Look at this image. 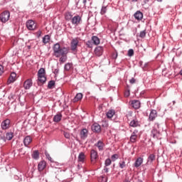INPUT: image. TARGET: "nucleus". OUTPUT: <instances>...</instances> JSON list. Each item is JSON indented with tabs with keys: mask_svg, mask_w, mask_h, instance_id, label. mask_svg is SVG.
<instances>
[{
	"mask_svg": "<svg viewBox=\"0 0 182 182\" xmlns=\"http://www.w3.org/2000/svg\"><path fill=\"white\" fill-rule=\"evenodd\" d=\"M53 50L54 56H55V58H60V56L63 55H68V53H69V50L68 49V48H60V44L59 43H55L53 46Z\"/></svg>",
	"mask_w": 182,
	"mask_h": 182,
	"instance_id": "nucleus-1",
	"label": "nucleus"
},
{
	"mask_svg": "<svg viewBox=\"0 0 182 182\" xmlns=\"http://www.w3.org/2000/svg\"><path fill=\"white\" fill-rule=\"evenodd\" d=\"M97 159H99V155L97 154V151H96L95 149H92L90 151V161H91V164H92V166H95V164H96V163L97 161Z\"/></svg>",
	"mask_w": 182,
	"mask_h": 182,
	"instance_id": "nucleus-2",
	"label": "nucleus"
},
{
	"mask_svg": "<svg viewBox=\"0 0 182 182\" xmlns=\"http://www.w3.org/2000/svg\"><path fill=\"white\" fill-rule=\"evenodd\" d=\"M11 16V13L9 11H6L0 14V21L5 23L9 21V18Z\"/></svg>",
	"mask_w": 182,
	"mask_h": 182,
	"instance_id": "nucleus-3",
	"label": "nucleus"
},
{
	"mask_svg": "<svg viewBox=\"0 0 182 182\" xmlns=\"http://www.w3.org/2000/svg\"><path fill=\"white\" fill-rule=\"evenodd\" d=\"M71 23L73 25H75V26H78V25H80L82 23V16L79 15H76L71 19Z\"/></svg>",
	"mask_w": 182,
	"mask_h": 182,
	"instance_id": "nucleus-4",
	"label": "nucleus"
},
{
	"mask_svg": "<svg viewBox=\"0 0 182 182\" xmlns=\"http://www.w3.org/2000/svg\"><path fill=\"white\" fill-rule=\"evenodd\" d=\"M26 26L29 31H33L36 29V24H35V21H33V20H28L26 22Z\"/></svg>",
	"mask_w": 182,
	"mask_h": 182,
	"instance_id": "nucleus-5",
	"label": "nucleus"
},
{
	"mask_svg": "<svg viewBox=\"0 0 182 182\" xmlns=\"http://www.w3.org/2000/svg\"><path fill=\"white\" fill-rule=\"evenodd\" d=\"M139 133V131L135 129L133 133L132 134L131 136H130V141L131 143H136V141H137V134Z\"/></svg>",
	"mask_w": 182,
	"mask_h": 182,
	"instance_id": "nucleus-6",
	"label": "nucleus"
},
{
	"mask_svg": "<svg viewBox=\"0 0 182 182\" xmlns=\"http://www.w3.org/2000/svg\"><path fill=\"white\" fill-rule=\"evenodd\" d=\"M77 45H79V40L74 38L71 41V50L75 51L77 49Z\"/></svg>",
	"mask_w": 182,
	"mask_h": 182,
	"instance_id": "nucleus-7",
	"label": "nucleus"
},
{
	"mask_svg": "<svg viewBox=\"0 0 182 182\" xmlns=\"http://www.w3.org/2000/svg\"><path fill=\"white\" fill-rule=\"evenodd\" d=\"M32 85H33V83L32 82V80L28 79L24 82L23 87L24 89H26V90H28L31 89V87H32Z\"/></svg>",
	"mask_w": 182,
	"mask_h": 182,
	"instance_id": "nucleus-8",
	"label": "nucleus"
},
{
	"mask_svg": "<svg viewBox=\"0 0 182 182\" xmlns=\"http://www.w3.org/2000/svg\"><path fill=\"white\" fill-rule=\"evenodd\" d=\"M92 130L95 133H100V132H102V127L99 124L95 123L92 125Z\"/></svg>",
	"mask_w": 182,
	"mask_h": 182,
	"instance_id": "nucleus-9",
	"label": "nucleus"
},
{
	"mask_svg": "<svg viewBox=\"0 0 182 182\" xmlns=\"http://www.w3.org/2000/svg\"><path fill=\"white\" fill-rule=\"evenodd\" d=\"M9 124H11V121L9 119H5L1 122V129L3 130H6V129H9Z\"/></svg>",
	"mask_w": 182,
	"mask_h": 182,
	"instance_id": "nucleus-10",
	"label": "nucleus"
},
{
	"mask_svg": "<svg viewBox=\"0 0 182 182\" xmlns=\"http://www.w3.org/2000/svg\"><path fill=\"white\" fill-rule=\"evenodd\" d=\"M95 147H97L98 150L100 151H103L104 149H105V143H103L102 141L100 140L97 141V143H96L95 144Z\"/></svg>",
	"mask_w": 182,
	"mask_h": 182,
	"instance_id": "nucleus-11",
	"label": "nucleus"
},
{
	"mask_svg": "<svg viewBox=\"0 0 182 182\" xmlns=\"http://www.w3.org/2000/svg\"><path fill=\"white\" fill-rule=\"evenodd\" d=\"M46 168V161H41L39 162L38 165V171H43Z\"/></svg>",
	"mask_w": 182,
	"mask_h": 182,
	"instance_id": "nucleus-12",
	"label": "nucleus"
},
{
	"mask_svg": "<svg viewBox=\"0 0 182 182\" xmlns=\"http://www.w3.org/2000/svg\"><path fill=\"white\" fill-rule=\"evenodd\" d=\"M16 80V73H11V75L7 81L8 85H11V83H14Z\"/></svg>",
	"mask_w": 182,
	"mask_h": 182,
	"instance_id": "nucleus-13",
	"label": "nucleus"
},
{
	"mask_svg": "<svg viewBox=\"0 0 182 182\" xmlns=\"http://www.w3.org/2000/svg\"><path fill=\"white\" fill-rule=\"evenodd\" d=\"M95 53L96 56H102V55H103V47L97 46V48H95Z\"/></svg>",
	"mask_w": 182,
	"mask_h": 182,
	"instance_id": "nucleus-14",
	"label": "nucleus"
},
{
	"mask_svg": "<svg viewBox=\"0 0 182 182\" xmlns=\"http://www.w3.org/2000/svg\"><path fill=\"white\" fill-rule=\"evenodd\" d=\"M159 126L160 125L159 124H156L154 128L151 131V135L153 136L154 139H156V137H157V134H159V131L157 129H159Z\"/></svg>",
	"mask_w": 182,
	"mask_h": 182,
	"instance_id": "nucleus-15",
	"label": "nucleus"
},
{
	"mask_svg": "<svg viewBox=\"0 0 182 182\" xmlns=\"http://www.w3.org/2000/svg\"><path fill=\"white\" fill-rule=\"evenodd\" d=\"M32 143V137L31 136H26L23 139V144L26 147H28Z\"/></svg>",
	"mask_w": 182,
	"mask_h": 182,
	"instance_id": "nucleus-16",
	"label": "nucleus"
},
{
	"mask_svg": "<svg viewBox=\"0 0 182 182\" xmlns=\"http://www.w3.org/2000/svg\"><path fill=\"white\" fill-rule=\"evenodd\" d=\"M134 16L135 19H137V21H141V19H143V13H141L140 11H137L134 14Z\"/></svg>",
	"mask_w": 182,
	"mask_h": 182,
	"instance_id": "nucleus-17",
	"label": "nucleus"
},
{
	"mask_svg": "<svg viewBox=\"0 0 182 182\" xmlns=\"http://www.w3.org/2000/svg\"><path fill=\"white\" fill-rule=\"evenodd\" d=\"M141 164H143V158L139 157L136 159L135 163L134 164V166L137 168V167H140Z\"/></svg>",
	"mask_w": 182,
	"mask_h": 182,
	"instance_id": "nucleus-18",
	"label": "nucleus"
},
{
	"mask_svg": "<svg viewBox=\"0 0 182 182\" xmlns=\"http://www.w3.org/2000/svg\"><path fill=\"white\" fill-rule=\"evenodd\" d=\"M86 160V155L85 153L80 152L78 156V161L80 163H83Z\"/></svg>",
	"mask_w": 182,
	"mask_h": 182,
	"instance_id": "nucleus-19",
	"label": "nucleus"
},
{
	"mask_svg": "<svg viewBox=\"0 0 182 182\" xmlns=\"http://www.w3.org/2000/svg\"><path fill=\"white\" fill-rule=\"evenodd\" d=\"M140 101L139 100H133L132 102V105L134 109H140Z\"/></svg>",
	"mask_w": 182,
	"mask_h": 182,
	"instance_id": "nucleus-20",
	"label": "nucleus"
},
{
	"mask_svg": "<svg viewBox=\"0 0 182 182\" xmlns=\"http://www.w3.org/2000/svg\"><path fill=\"white\" fill-rule=\"evenodd\" d=\"M82 97H83V95L82 93H77L74 97L73 102H79V100H82Z\"/></svg>",
	"mask_w": 182,
	"mask_h": 182,
	"instance_id": "nucleus-21",
	"label": "nucleus"
},
{
	"mask_svg": "<svg viewBox=\"0 0 182 182\" xmlns=\"http://www.w3.org/2000/svg\"><path fill=\"white\" fill-rule=\"evenodd\" d=\"M59 62L60 63H65V62H66V60H68V54H64L63 55H60V57H59Z\"/></svg>",
	"mask_w": 182,
	"mask_h": 182,
	"instance_id": "nucleus-22",
	"label": "nucleus"
},
{
	"mask_svg": "<svg viewBox=\"0 0 182 182\" xmlns=\"http://www.w3.org/2000/svg\"><path fill=\"white\" fill-rule=\"evenodd\" d=\"M87 133H88V131L86 129H83L80 132L81 139H86V137H87Z\"/></svg>",
	"mask_w": 182,
	"mask_h": 182,
	"instance_id": "nucleus-23",
	"label": "nucleus"
},
{
	"mask_svg": "<svg viewBox=\"0 0 182 182\" xmlns=\"http://www.w3.org/2000/svg\"><path fill=\"white\" fill-rule=\"evenodd\" d=\"M156 160V155L151 154L148 157L147 163H153Z\"/></svg>",
	"mask_w": 182,
	"mask_h": 182,
	"instance_id": "nucleus-24",
	"label": "nucleus"
},
{
	"mask_svg": "<svg viewBox=\"0 0 182 182\" xmlns=\"http://www.w3.org/2000/svg\"><path fill=\"white\" fill-rule=\"evenodd\" d=\"M73 16L72 15V13L70 12H67L65 14V21H72V18Z\"/></svg>",
	"mask_w": 182,
	"mask_h": 182,
	"instance_id": "nucleus-25",
	"label": "nucleus"
},
{
	"mask_svg": "<svg viewBox=\"0 0 182 182\" xmlns=\"http://www.w3.org/2000/svg\"><path fill=\"white\" fill-rule=\"evenodd\" d=\"M50 41V36L49 35H46L43 38V43H44L45 45H46V43H49Z\"/></svg>",
	"mask_w": 182,
	"mask_h": 182,
	"instance_id": "nucleus-26",
	"label": "nucleus"
},
{
	"mask_svg": "<svg viewBox=\"0 0 182 182\" xmlns=\"http://www.w3.org/2000/svg\"><path fill=\"white\" fill-rule=\"evenodd\" d=\"M14 138V134L12 132H7L5 136L6 140H12Z\"/></svg>",
	"mask_w": 182,
	"mask_h": 182,
	"instance_id": "nucleus-27",
	"label": "nucleus"
},
{
	"mask_svg": "<svg viewBox=\"0 0 182 182\" xmlns=\"http://www.w3.org/2000/svg\"><path fill=\"white\" fill-rule=\"evenodd\" d=\"M92 41L94 45H99V43H100V40L97 38V36H92Z\"/></svg>",
	"mask_w": 182,
	"mask_h": 182,
	"instance_id": "nucleus-28",
	"label": "nucleus"
},
{
	"mask_svg": "<svg viewBox=\"0 0 182 182\" xmlns=\"http://www.w3.org/2000/svg\"><path fill=\"white\" fill-rule=\"evenodd\" d=\"M38 81L41 83H45L46 82V77H45V75H38Z\"/></svg>",
	"mask_w": 182,
	"mask_h": 182,
	"instance_id": "nucleus-29",
	"label": "nucleus"
},
{
	"mask_svg": "<svg viewBox=\"0 0 182 182\" xmlns=\"http://www.w3.org/2000/svg\"><path fill=\"white\" fill-rule=\"evenodd\" d=\"M31 156H32L33 159H34V160H38V159H39V151H33Z\"/></svg>",
	"mask_w": 182,
	"mask_h": 182,
	"instance_id": "nucleus-30",
	"label": "nucleus"
},
{
	"mask_svg": "<svg viewBox=\"0 0 182 182\" xmlns=\"http://www.w3.org/2000/svg\"><path fill=\"white\" fill-rule=\"evenodd\" d=\"M60 120H62V114H56L53 117L54 122L58 123V122H60Z\"/></svg>",
	"mask_w": 182,
	"mask_h": 182,
	"instance_id": "nucleus-31",
	"label": "nucleus"
},
{
	"mask_svg": "<svg viewBox=\"0 0 182 182\" xmlns=\"http://www.w3.org/2000/svg\"><path fill=\"white\" fill-rule=\"evenodd\" d=\"M73 64L71 63H68L65 65L64 69L65 70L69 71L70 69H72Z\"/></svg>",
	"mask_w": 182,
	"mask_h": 182,
	"instance_id": "nucleus-32",
	"label": "nucleus"
},
{
	"mask_svg": "<svg viewBox=\"0 0 182 182\" xmlns=\"http://www.w3.org/2000/svg\"><path fill=\"white\" fill-rule=\"evenodd\" d=\"M129 126H131V127H137V126H139V122L134 119L131 121Z\"/></svg>",
	"mask_w": 182,
	"mask_h": 182,
	"instance_id": "nucleus-33",
	"label": "nucleus"
},
{
	"mask_svg": "<svg viewBox=\"0 0 182 182\" xmlns=\"http://www.w3.org/2000/svg\"><path fill=\"white\" fill-rule=\"evenodd\" d=\"M99 182H107V178L106 176H100L98 178Z\"/></svg>",
	"mask_w": 182,
	"mask_h": 182,
	"instance_id": "nucleus-34",
	"label": "nucleus"
},
{
	"mask_svg": "<svg viewBox=\"0 0 182 182\" xmlns=\"http://www.w3.org/2000/svg\"><path fill=\"white\" fill-rule=\"evenodd\" d=\"M53 86H55V81H53V80L50 81L48 85V89H52V87H53Z\"/></svg>",
	"mask_w": 182,
	"mask_h": 182,
	"instance_id": "nucleus-35",
	"label": "nucleus"
},
{
	"mask_svg": "<svg viewBox=\"0 0 182 182\" xmlns=\"http://www.w3.org/2000/svg\"><path fill=\"white\" fill-rule=\"evenodd\" d=\"M107 11V8L106 6H102L101 9V15H105Z\"/></svg>",
	"mask_w": 182,
	"mask_h": 182,
	"instance_id": "nucleus-36",
	"label": "nucleus"
},
{
	"mask_svg": "<svg viewBox=\"0 0 182 182\" xmlns=\"http://www.w3.org/2000/svg\"><path fill=\"white\" fill-rule=\"evenodd\" d=\"M45 75V69L43 68H41L38 70V75Z\"/></svg>",
	"mask_w": 182,
	"mask_h": 182,
	"instance_id": "nucleus-37",
	"label": "nucleus"
},
{
	"mask_svg": "<svg viewBox=\"0 0 182 182\" xmlns=\"http://www.w3.org/2000/svg\"><path fill=\"white\" fill-rule=\"evenodd\" d=\"M140 38H146V31H142L139 33Z\"/></svg>",
	"mask_w": 182,
	"mask_h": 182,
	"instance_id": "nucleus-38",
	"label": "nucleus"
},
{
	"mask_svg": "<svg viewBox=\"0 0 182 182\" xmlns=\"http://www.w3.org/2000/svg\"><path fill=\"white\" fill-rule=\"evenodd\" d=\"M156 119V115L154 114H149V122H153Z\"/></svg>",
	"mask_w": 182,
	"mask_h": 182,
	"instance_id": "nucleus-39",
	"label": "nucleus"
},
{
	"mask_svg": "<svg viewBox=\"0 0 182 182\" xmlns=\"http://www.w3.org/2000/svg\"><path fill=\"white\" fill-rule=\"evenodd\" d=\"M134 55V50L133 49H129L128 50V56H133Z\"/></svg>",
	"mask_w": 182,
	"mask_h": 182,
	"instance_id": "nucleus-40",
	"label": "nucleus"
},
{
	"mask_svg": "<svg viewBox=\"0 0 182 182\" xmlns=\"http://www.w3.org/2000/svg\"><path fill=\"white\" fill-rule=\"evenodd\" d=\"M112 164V160L110 159H107L105 160V166H110Z\"/></svg>",
	"mask_w": 182,
	"mask_h": 182,
	"instance_id": "nucleus-41",
	"label": "nucleus"
},
{
	"mask_svg": "<svg viewBox=\"0 0 182 182\" xmlns=\"http://www.w3.org/2000/svg\"><path fill=\"white\" fill-rule=\"evenodd\" d=\"M119 167L120 168H124L126 167V162L123 161L122 163H119Z\"/></svg>",
	"mask_w": 182,
	"mask_h": 182,
	"instance_id": "nucleus-42",
	"label": "nucleus"
},
{
	"mask_svg": "<svg viewBox=\"0 0 182 182\" xmlns=\"http://www.w3.org/2000/svg\"><path fill=\"white\" fill-rule=\"evenodd\" d=\"M46 156L47 157L48 160H49L50 161H53V160L52 159V157H50V155L48 153L46 152Z\"/></svg>",
	"mask_w": 182,
	"mask_h": 182,
	"instance_id": "nucleus-43",
	"label": "nucleus"
},
{
	"mask_svg": "<svg viewBox=\"0 0 182 182\" xmlns=\"http://www.w3.org/2000/svg\"><path fill=\"white\" fill-rule=\"evenodd\" d=\"M117 157H118L117 154H114L112 156L111 159L112 161H116V160H117Z\"/></svg>",
	"mask_w": 182,
	"mask_h": 182,
	"instance_id": "nucleus-44",
	"label": "nucleus"
},
{
	"mask_svg": "<svg viewBox=\"0 0 182 182\" xmlns=\"http://www.w3.org/2000/svg\"><path fill=\"white\" fill-rule=\"evenodd\" d=\"M64 136L65 137V139H70V134H69L68 132H64Z\"/></svg>",
	"mask_w": 182,
	"mask_h": 182,
	"instance_id": "nucleus-45",
	"label": "nucleus"
},
{
	"mask_svg": "<svg viewBox=\"0 0 182 182\" xmlns=\"http://www.w3.org/2000/svg\"><path fill=\"white\" fill-rule=\"evenodd\" d=\"M2 73H4V66H2V65H0V76L2 75Z\"/></svg>",
	"mask_w": 182,
	"mask_h": 182,
	"instance_id": "nucleus-46",
	"label": "nucleus"
},
{
	"mask_svg": "<svg viewBox=\"0 0 182 182\" xmlns=\"http://www.w3.org/2000/svg\"><path fill=\"white\" fill-rule=\"evenodd\" d=\"M116 112L113 109L109 110V112L107 113V114H115Z\"/></svg>",
	"mask_w": 182,
	"mask_h": 182,
	"instance_id": "nucleus-47",
	"label": "nucleus"
},
{
	"mask_svg": "<svg viewBox=\"0 0 182 182\" xmlns=\"http://www.w3.org/2000/svg\"><path fill=\"white\" fill-rule=\"evenodd\" d=\"M87 48H92L93 44H92V43L90 41H87Z\"/></svg>",
	"mask_w": 182,
	"mask_h": 182,
	"instance_id": "nucleus-48",
	"label": "nucleus"
},
{
	"mask_svg": "<svg viewBox=\"0 0 182 182\" xmlns=\"http://www.w3.org/2000/svg\"><path fill=\"white\" fill-rule=\"evenodd\" d=\"M129 82L133 85L134 83H136V80L134 78H132L130 80H129Z\"/></svg>",
	"mask_w": 182,
	"mask_h": 182,
	"instance_id": "nucleus-49",
	"label": "nucleus"
},
{
	"mask_svg": "<svg viewBox=\"0 0 182 182\" xmlns=\"http://www.w3.org/2000/svg\"><path fill=\"white\" fill-rule=\"evenodd\" d=\"M150 114H157V111L152 109L150 112Z\"/></svg>",
	"mask_w": 182,
	"mask_h": 182,
	"instance_id": "nucleus-50",
	"label": "nucleus"
},
{
	"mask_svg": "<svg viewBox=\"0 0 182 182\" xmlns=\"http://www.w3.org/2000/svg\"><path fill=\"white\" fill-rule=\"evenodd\" d=\"M106 116L107 119H112V117H113V114H107Z\"/></svg>",
	"mask_w": 182,
	"mask_h": 182,
	"instance_id": "nucleus-51",
	"label": "nucleus"
},
{
	"mask_svg": "<svg viewBox=\"0 0 182 182\" xmlns=\"http://www.w3.org/2000/svg\"><path fill=\"white\" fill-rule=\"evenodd\" d=\"M104 170H105V173H107L109 171V168H105Z\"/></svg>",
	"mask_w": 182,
	"mask_h": 182,
	"instance_id": "nucleus-52",
	"label": "nucleus"
},
{
	"mask_svg": "<svg viewBox=\"0 0 182 182\" xmlns=\"http://www.w3.org/2000/svg\"><path fill=\"white\" fill-rule=\"evenodd\" d=\"M158 2H163V0H156Z\"/></svg>",
	"mask_w": 182,
	"mask_h": 182,
	"instance_id": "nucleus-53",
	"label": "nucleus"
},
{
	"mask_svg": "<svg viewBox=\"0 0 182 182\" xmlns=\"http://www.w3.org/2000/svg\"><path fill=\"white\" fill-rule=\"evenodd\" d=\"M124 182H130V181L127 179H125Z\"/></svg>",
	"mask_w": 182,
	"mask_h": 182,
	"instance_id": "nucleus-54",
	"label": "nucleus"
},
{
	"mask_svg": "<svg viewBox=\"0 0 182 182\" xmlns=\"http://www.w3.org/2000/svg\"><path fill=\"white\" fill-rule=\"evenodd\" d=\"M138 0H132L133 2H137Z\"/></svg>",
	"mask_w": 182,
	"mask_h": 182,
	"instance_id": "nucleus-55",
	"label": "nucleus"
},
{
	"mask_svg": "<svg viewBox=\"0 0 182 182\" xmlns=\"http://www.w3.org/2000/svg\"><path fill=\"white\" fill-rule=\"evenodd\" d=\"M130 94L129 93V92H127V94H126V96H129Z\"/></svg>",
	"mask_w": 182,
	"mask_h": 182,
	"instance_id": "nucleus-56",
	"label": "nucleus"
},
{
	"mask_svg": "<svg viewBox=\"0 0 182 182\" xmlns=\"http://www.w3.org/2000/svg\"><path fill=\"white\" fill-rule=\"evenodd\" d=\"M83 2H86V0H83Z\"/></svg>",
	"mask_w": 182,
	"mask_h": 182,
	"instance_id": "nucleus-57",
	"label": "nucleus"
},
{
	"mask_svg": "<svg viewBox=\"0 0 182 182\" xmlns=\"http://www.w3.org/2000/svg\"><path fill=\"white\" fill-rule=\"evenodd\" d=\"M145 66H147V64H145Z\"/></svg>",
	"mask_w": 182,
	"mask_h": 182,
	"instance_id": "nucleus-58",
	"label": "nucleus"
}]
</instances>
